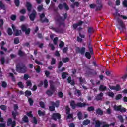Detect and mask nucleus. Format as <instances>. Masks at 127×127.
I'll return each instance as SVG.
<instances>
[{
    "mask_svg": "<svg viewBox=\"0 0 127 127\" xmlns=\"http://www.w3.org/2000/svg\"><path fill=\"white\" fill-rule=\"evenodd\" d=\"M56 63V60L54 58H52V60L51 61V65H55Z\"/></svg>",
    "mask_w": 127,
    "mask_h": 127,
    "instance_id": "obj_52",
    "label": "nucleus"
},
{
    "mask_svg": "<svg viewBox=\"0 0 127 127\" xmlns=\"http://www.w3.org/2000/svg\"><path fill=\"white\" fill-rule=\"evenodd\" d=\"M17 85L19 88H20V89H22V90H23L24 89V85H23V83H22V82L20 81L18 82Z\"/></svg>",
    "mask_w": 127,
    "mask_h": 127,
    "instance_id": "obj_31",
    "label": "nucleus"
},
{
    "mask_svg": "<svg viewBox=\"0 0 127 127\" xmlns=\"http://www.w3.org/2000/svg\"><path fill=\"white\" fill-rule=\"evenodd\" d=\"M28 103H29L30 106H33L34 101H33V100H32V98H28Z\"/></svg>",
    "mask_w": 127,
    "mask_h": 127,
    "instance_id": "obj_44",
    "label": "nucleus"
},
{
    "mask_svg": "<svg viewBox=\"0 0 127 127\" xmlns=\"http://www.w3.org/2000/svg\"><path fill=\"white\" fill-rule=\"evenodd\" d=\"M19 39L18 38H15L14 40V44H18L19 43Z\"/></svg>",
    "mask_w": 127,
    "mask_h": 127,
    "instance_id": "obj_62",
    "label": "nucleus"
},
{
    "mask_svg": "<svg viewBox=\"0 0 127 127\" xmlns=\"http://www.w3.org/2000/svg\"><path fill=\"white\" fill-rule=\"evenodd\" d=\"M107 95L109 97H111V98H113L115 97V94L113 92L109 91L107 93Z\"/></svg>",
    "mask_w": 127,
    "mask_h": 127,
    "instance_id": "obj_43",
    "label": "nucleus"
},
{
    "mask_svg": "<svg viewBox=\"0 0 127 127\" xmlns=\"http://www.w3.org/2000/svg\"><path fill=\"white\" fill-rule=\"evenodd\" d=\"M7 125L8 127L11 126V127H14L16 126V122L15 121H13L11 118H8L7 122Z\"/></svg>",
    "mask_w": 127,
    "mask_h": 127,
    "instance_id": "obj_12",
    "label": "nucleus"
},
{
    "mask_svg": "<svg viewBox=\"0 0 127 127\" xmlns=\"http://www.w3.org/2000/svg\"><path fill=\"white\" fill-rule=\"evenodd\" d=\"M19 19H20V21L22 22L24 21L25 19H26V18L25 17V16L21 15V16H20Z\"/></svg>",
    "mask_w": 127,
    "mask_h": 127,
    "instance_id": "obj_56",
    "label": "nucleus"
},
{
    "mask_svg": "<svg viewBox=\"0 0 127 127\" xmlns=\"http://www.w3.org/2000/svg\"><path fill=\"white\" fill-rule=\"evenodd\" d=\"M78 119L79 120H81L83 119V113L81 111H79L77 113Z\"/></svg>",
    "mask_w": 127,
    "mask_h": 127,
    "instance_id": "obj_32",
    "label": "nucleus"
},
{
    "mask_svg": "<svg viewBox=\"0 0 127 127\" xmlns=\"http://www.w3.org/2000/svg\"><path fill=\"white\" fill-rule=\"evenodd\" d=\"M84 23V22L83 21H80L77 23L74 24L72 26L73 27V29L75 30L77 29L78 28V26H81V25H83V24Z\"/></svg>",
    "mask_w": 127,
    "mask_h": 127,
    "instance_id": "obj_15",
    "label": "nucleus"
},
{
    "mask_svg": "<svg viewBox=\"0 0 127 127\" xmlns=\"http://www.w3.org/2000/svg\"><path fill=\"white\" fill-rule=\"evenodd\" d=\"M95 31V30H94V28L92 27H89L88 28V33L89 34H92V33H94V32Z\"/></svg>",
    "mask_w": 127,
    "mask_h": 127,
    "instance_id": "obj_46",
    "label": "nucleus"
},
{
    "mask_svg": "<svg viewBox=\"0 0 127 127\" xmlns=\"http://www.w3.org/2000/svg\"><path fill=\"white\" fill-rule=\"evenodd\" d=\"M67 76H68V73L67 72H64L62 73V78L63 80H65L67 78Z\"/></svg>",
    "mask_w": 127,
    "mask_h": 127,
    "instance_id": "obj_29",
    "label": "nucleus"
},
{
    "mask_svg": "<svg viewBox=\"0 0 127 127\" xmlns=\"http://www.w3.org/2000/svg\"><path fill=\"white\" fill-rule=\"evenodd\" d=\"M27 87H31L32 86V83L31 80H27L26 82Z\"/></svg>",
    "mask_w": 127,
    "mask_h": 127,
    "instance_id": "obj_45",
    "label": "nucleus"
},
{
    "mask_svg": "<svg viewBox=\"0 0 127 127\" xmlns=\"http://www.w3.org/2000/svg\"><path fill=\"white\" fill-rule=\"evenodd\" d=\"M10 19H11V20H13V21L16 20V15H11L10 16Z\"/></svg>",
    "mask_w": 127,
    "mask_h": 127,
    "instance_id": "obj_61",
    "label": "nucleus"
},
{
    "mask_svg": "<svg viewBox=\"0 0 127 127\" xmlns=\"http://www.w3.org/2000/svg\"><path fill=\"white\" fill-rule=\"evenodd\" d=\"M31 95H32V93H31V91H30L29 90H26L25 92V97H27V98H28L29 96H31Z\"/></svg>",
    "mask_w": 127,
    "mask_h": 127,
    "instance_id": "obj_27",
    "label": "nucleus"
},
{
    "mask_svg": "<svg viewBox=\"0 0 127 127\" xmlns=\"http://www.w3.org/2000/svg\"><path fill=\"white\" fill-rule=\"evenodd\" d=\"M91 123V121L89 119H86L83 121V125L84 126H87L89 124Z\"/></svg>",
    "mask_w": 127,
    "mask_h": 127,
    "instance_id": "obj_30",
    "label": "nucleus"
},
{
    "mask_svg": "<svg viewBox=\"0 0 127 127\" xmlns=\"http://www.w3.org/2000/svg\"><path fill=\"white\" fill-rule=\"evenodd\" d=\"M1 86L2 87V88H4V89H5V88L7 87V83H6V82L5 81L2 82Z\"/></svg>",
    "mask_w": 127,
    "mask_h": 127,
    "instance_id": "obj_54",
    "label": "nucleus"
},
{
    "mask_svg": "<svg viewBox=\"0 0 127 127\" xmlns=\"http://www.w3.org/2000/svg\"><path fill=\"white\" fill-rule=\"evenodd\" d=\"M55 92V87L53 84H51L50 86V90L46 91V94L49 97H51L53 95V93Z\"/></svg>",
    "mask_w": 127,
    "mask_h": 127,
    "instance_id": "obj_7",
    "label": "nucleus"
},
{
    "mask_svg": "<svg viewBox=\"0 0 127 127\" xmlns=\"http://www.w3.org/2000/svg\"><path fill=\"white\" fill-rule=\"evenodd\" d=\"M0 9L5 10V5L2 3V1H0Z\"/></svg>",
    "mask_w": 127,
    "mask_h": 127,
    "instance_id": "obj_34",
    "label": "nucleus"
},
{
    "mask_svg": "<svg viewBox=\"0 0 127 127\" xmlns=\"http://www.w3.org/2000/svg\"><path fill=\"white\" fill-rule=\"evenodd\" d=\"M18 55L20 56V57H23L25 56V53L21 50H19L18 51Z\"/></svg>",
    "mask_w": 127,
    "mask_h": 127,
    "instance_id": "obj_21",
    "label": "nucleus"
},
{
    "mask_svg": "<svg viewBox=\"0 0 127 127\" xmlns=\"http://www.w3.org/2000/svg\"><path fill=\"white\" fill-rule=\"evenodd\" d=\"M21 30L23 32H25L26 35H29L30 34V28H28L27 26L25 24H22L21 26Z\"/></svg>",
    "mask_w": 127,
    "mask_h": 127,
    "instance_id": "obj_6",
    "label": "nucleus"
},
{
    "mask_svg": "<svg viewBox=\"0 0 127 127\" xmlns=\"http://www.w3.org/2000/svg\"><path fill=\"white\" fill-rule=\"evenodd\" d=\"M117 118L119 119V121H120L121 123H124V118H123L122 115H119Z\"/></svg>",
    "mask_w": 127,
    "mask_h": 127,
    "instance_id": "obj_60",
    "label": "nucleus"
},
{
    "mask_svg": "<svg viewBox=\"0 0 127 127\" xmlns=\"http://www.w3.org/2000/svg\"><path fill=\"white\" fill-rule=\"evenodd\" d=\"M96 113L97 115L103 116V115H104V111L101 108H97L96 109Z\"/></svg>",
    "mask_w": 127,
    "mask_h": 127,
    "instance_id": "obj_17",
    "label": "nucleus"
},
{
    "mask_svg": "<svg viewBox=\"0 0 127 127\" xmlns=\"http://www.w3.org/2000/svg\"><path fill=\"white\" fill-rule=\"evenodd\" d=\"M63 5L66 10H69L70 9V8H69V6L67 4V3H63Z\"/></svg>",
    "mask_w": 127,
    "mask_h": 127,
    "instance_id": "obj_48",
    "label": "nucleus"
},
{
    "mask_svg": "<svg viewBox=\"0 0 127 127\" xmlns=\"http://www.w3.org/2000/svg\"><path fill=\"white\" fill-rule=\"evenodd\" d=\"M14 4L17 7L20 5V1L19 0H14Z\"/></svg>",
    "mask_w": 127,
    "mask_h": 127,
    "instance_id": "obj_39",
    "label": "nucleus"
},
{
    "mask_svg": "<svg viewBox=\"0 0 127 127\" xmlns=\"http://www.w3.org/2000/svg\"><path fill=\"white\" fill-rule=\"evenodd\" d=\"M88 73L89 74V75H93L94 76H96V75H97V72L96 71H94V69H89Z\"/></svg>",
    "mask_w": 127,
    "mask_h": 127,
    "instance_id": "obj_23",
    "label": "nucleus"
},
{
    "mask_svg": "<svg viewBox=\"0 0 127 127\" xmlns=\"http://www.w3.org/2000/svg\"><path fill=\"white\" fill-rule=\"evenodd\" d=\"M79 5H80V3H79L78 2H74L73 4L70 5V7L72 8L73 9H74L75 6H76V7H79Z\"/></svg>",
    "mask_w": 127,
    "mask_h": 127,
    "instance_id": "obj_22",
    "label": "nucleus"
},
{
    "mask_svg": "<svg viewBox=\"0 0 127 127\" xmlns=\"http://www.w3.org/2000/svg\"><path fill=\"white\" fill-rule=\"evenodd\" d=\"M62 66H63V63L62 62V61H60L58 64V69H60V68H61Z\"/></svg>",
    "mask_w": 127,
    "mask_h": 127,
    "instance_id": "obj_49",
    "label": "nucleus"
},
{
    "mask_svg": "<svg viewBox=\"0 0 127 127\" xmlns=\"http://www.w3.org/2000/svg\"><path fill=\"white\" fill-rule=\"evenodd\" d=\"M37 12L35 10H33L32 13L29 15V19L31 21H34L36 18Z\"/></svg>",
    "mask_w": 127,
    "mask_h": 127,
    "instance_id": "obj_13",
    "label": "nucleus"
},
{
    "mask_svg": "<svg viewBox=\"0 0 127 127\" xmlns=\"http://www.w3.org/2000/svg\"><path fill=\"white\" fill-rule=\"evenodd\" d=\"M99 91H100V92H104L106 91V90H107V86H105L103 85H101L99 86Z\"/></svg>",
    "mask_w": 127,
    "mask_h": 127,
    "instance_id": "obj_24",
    "label": "nucleus"
},
{
    "mask_svg": "<svg viewBox=\"0 0 127 127\" xmlns=\"http://www.w3.org/2000/svg\"><path fill=\"white\" fill-rule=\"evenodd\" d=\"M85 57L87 58V59H91L92 58V54L90 53V52H86L85 54Z\"/></svg>",
    "mask_w": 127,
    "mask_h": 127,
    "instance_id": "obj_28",
    "label": "nucleus"
},
{
    "mask_svg": "<svg viewBox=\"0 0 127 127\" xmlns=\"http://www.w3.org/2000/svg\"><path fill=\"white\" fill-rule=\"evenodd\" d=\"M103 93L101 92L100 93L97 94V96L95 98V99L97 101H101V100H103Z\"/></svg>",
    "mask_w": 127,
    "mask_h": 127,
    "instance_id": "obj_19",
    "label": "nucleus"
},
{
    "mask_svg": "<svg viewBox=\"0 0 127 127\" xmlns=\"http://www.w3.org/2000/svg\"><path fill=\"white\" fill-rule=\"evenodd\" d=\"M121 107H122V105H119V106L114 105V110L117 112H119V111L120 112Z\"/></svg>",
    "mask_w": 127,
    "mask_h": 127,
    "instance_id": "obj_33",
    "label": "nucleus"
},
{
    "mask_svg": "<svg viewBox=\"0 0 127 127\" xmlns=\"http://www.w3.org/2000/svg\"><path fill=\"white\" fill-rule=\"evenodd\" d=\"M43 10V6L42 5H39L38 7H37V10L38 11V12H40V11H41V10Z\"/></svg>",
    "mask_w": 127,
    "mask_h": 127,
    "instance_id": "obj_63",
    "label": "nucleus"
},
{
    "mask_svg": "<svg viewBox=\"0 0 127 127\" xmlns=\"http://www.w3.org/2000/svg\"><path fill=\"white\" fill-rule=\"evenodd\" d=\"M61 115L58 113H54L51 115V119L54 121H57V120H61Z\"/></svg>",
    "mask_w": 127,
    "mask_h": 127,
    "instance_id": "obj_10",
    "label": "nucleus"
},
{
    "mask_svg": "<svg viewBox=\"0 0 127 127\" xmlns=\"http://www.w3.org/2000/svg\"><path fill=\"white\" fill-rule=\"evenodd\" d=\"M51 105L52 106H49V110L50 111V112H53L54 111H55V107L56 108H59V104L60 103V101L57 100L56 101V103L53 101H51Z\"/></svg>",
    "mask_w": 127,
    "mask_h": 127,
    "instance_id": "obj_5",
    "label": "nucleus"
},
{
    "mask_svg": "<svg viewBox=\"0 0 127 127\" xmlns=\"http://www.w3.org/2000/svg\"><path fill=\"white\" fill-rule=\"evenodd\" d=\"M100 4V6H96L95 11H100L102 10V8H103V5H102L101 4Z\"/></svg>",
    "mask_w": 127,
    "mask_h": 127,
    "instance_id": "obj_35",
    "label": "nucleus"
},
{
    "mask_svg": "<svg viewBox=\"0 0 127 127\" xmlns=\"http://www.w3.org/2000/svg\"><path fill=\"white\" fill-rule=\"evenodd\" d=\"M39 105L41 108H42V109H44V108H45V104H44V102H43V101L40 102Z\"/></svg>",
    "mask_w": 127,
    "mask_h": 127,
    "instance_id": "obj_57",
    "label": "nucleus"
},
{
    "mask_svg": "<svg viewBox=\"0 0 127 127\" xmlns=\"http://www.w3.org/2000/svg\"><path fill=\"white\" fill-rule=\"evenodd\" d=\"M78 79L80 84H84V83L86 82V79L85 78H83L82 77H79Z\"/></svg>",
    "mask_w": 127,
    "mask_h": 127,
    "instance_id": "obj_38",
    "label": "nucleus"
},
{
    "mask_svg": "<svg viewBox=\"0 0 127 127\" xmlns=\"http://www.w3.org/2000/svg\"><path fill=\"white\" fill-rule=\"evenodd\" d=\"M64 45H65V43H64V42L61 41L59 45L60 48H62L63 47H64Z\"/></svg>",
    "mask_w": 127,
    "mask_h": 127,
    "instance_id": "obj_53",
    "label": "nucleus"
},
{
    "mask_svg": "<svg viewBox=\"0 0 127 127\" xmlns=\"http://www.w3.org/2000/svg\"><path fill=\"white\" fill-rule=\"evenodd\" d=\"M3 24H4V22L3 21V19H0V28L1 29H3Z\"/></svg>",
    "mask_w": 127,
    "mask_h": 127,
    "instance_id": "obj_36",
    "label": "nucleus"
},
{
    "mask_svg": "<svg viewBox=\"0 0 127 127\" xmlns=\"http://www.w3.org/2000/svg\"><path fill=\"white\" fill-rule=\"evenodd\" d=\"M7 33L9 36L12 35V34H13V32L12 31V29H11L10 28H8Z\"/></svg>",
    "mask_w": 127,
    "mask_h": 127,
    "instance_id": "obj_40",
    "label": "nucleus"
},
{
    "mask_svg": "<svg viewBox=\"0 0 127 127\" xmlns=\"http://www.w3.org/2000/svg\"><path fill=\"white\" fill-rule=\"evenodd\" d=\"M23 121L24 122H25V123H28L29 122V120L28 119V117L27 116L25 115L23 118Z\"/></svg>",
    "mask_w": 127,
    "mask_h": 127,
    "instance_id": "obj_47",
    "label": "nucleus"
},
{
    "mask_svg": "<svg viewBox=\"0 0 127 127\" xmlns=\"http://www.w3.org/2000/svg\"><path fill=\"white\" fill-rule=\"evenodd\" d=\"M76 52L77 53H80L81 55H84L85 54V52H86V48L82 47L81 49H80V47H77Z\"/></svg>",
    "mask_w": 127,
    "mask_h": 127,
    "instance_id": "obj_11",
    "label": "nucleus"
},
{
    "mask_svg": "<svg viewBox=\"0 0 127 127\" xmlns=\"http://www.w3.org/2000/svg\"><path fill=\"white\" fill-rule=\"evenodd\" d=\"M102 126L101 127H110V125H109V124H107V122L105 121L102 122Z\"/></svg>",
    "mask_w": 127,
    "mask_h": 127,
    "instance_id": "obj_42",
    "label": "nucleus"
},
{
    "mask_svg": "<svg viewBox=\"0 0 127 127\" xmlns=\"http://www.w3.org/2000/svg\"><path fill=\"white\" fill-rule=\"evenodd\" d=\"M90 106L89 103L86 102L82 103L81 102H77L76 104L75 103V101H72L70 103V107H71L73 110H75L76 108H85L86 107Z\"/></svg>",
    "mask_w": 127,
    "mask_h": 127,
    "instance_id": "obj_3",
    "label": "nucleus"
},
{
    "mask_svg": "<svg viewBox=\"0 0 127 127\" xmlns=\"http://www.w3.org/2000/svg\"><path fill=\"white\" fill-rule=\"evenodd\" d=\"M38 115H39V117H44L45 116V111L42 112L41 110H38Z\"/></svg>",
    "mask_w": 127,
    "mask_h": 127,
    "instance_id": "obj_26",
    "label": "nucleus"
},
{
    "mask_svg": "<svg viewBox=\"0 0 127 127\" xmlns=\"http://www.w3.org/2000/svg\"><path fill=\"white\" fill-rule=\"evenodd\" d=\"M16 71L17 73L25 74L27 72V67L24 64L19 63L16 65Z\"/></svg>",
    "mask_w": 127,
    "mask_h": 127,
    "instance_id": "obj_2",
    "label": "nucleus"
},
{
    "mask_svg": "<svg viewBox=\"0 0 127 127\" xmlns=\"http://www.w3.org/2000/svg\"><path fill=\"white\" fill-rule=\"evenodd\" d=\"M0 108L1 110H2V111H6L7 107H6V106L4 105H1L0 106Z\"/></svg>",
    "mask_w": 127,
    "mask_h": 127,
    "instance_id": "obj_59",
    "label": "nucleus"
},
{
    "mask_svg": "<svg viewBox=\"0 0 127 127\" xmlns=\"http://www.w3.org/2000/svg\"><path fill=\"white\" fill-rule=\"evenodd\" d=\"M122 4L124 7H127V0H124L122 3Z\"/></svg>",
    "mask_w": 127,
    "mask_h": 127,
    "instance_id": "obj_64",
    "label": "nucleus"
},
{
    "mask_svg": "<svg viewBox=\"0 0 127 127\" xmlns=\"http://www.w3.org/2000/svg\"><path fill=\"white\" fill-rule=\"evenodd\" d=\"M14 34L15 36H19L22 34V32H21V30H16Z\"/></svg>",
    "mask_w": 127,
    "mask_h": 127,
    "instance_id": "obj_20",
    "label": "nucleus"
},
{
    "mask_svg": "<svg viewBox=\"0 0 127 127\" xmlns=\"http://www.w3.org/2000/svg\"><path fill=\"white\" fill-rule=\"evenodd\" d=\"M32 123H33V124H34L35 125H37L38 121L36 117H33V120L32 121Z\"/></svg>",
    "mask_w": 127,
    "mask_h": 127,
    "instance_id": "obj_50",
    "label": "nucleus"
},
{
    "mask_svg": "<svg viewBox=\"0 0 127 127\" xmlns=\"http://www.w3.org/2000/svg\"><path fill=\"white\" fill-rule=\"evenodd\" d=\"M65 111L66 115H68L67 116V119H73V115L72 113H70V112H71V109H70V107H69V106L67 105L66 106Z\"/></svg>",
    "mask_w": 127,
    "mask_h": 127,
    "instance_id": "obj_9",
    "label": "nucleus"
},
{
    "mask_svg": "<svg viewBox=\"0 0 127 127\" xmlns=\"http://www.w3.org/2000/svg\"><path fill=\"white\" fill-rule=\"evenodd\" d=\"M26 7H27V9L29 12H30L32 9V5L29 3V2H27L26 3Z\"/></svg>",
    "mask_w": 127,
    "mask_h": 127,
    "instance_id": "obj_16",
    "label": "nucleus"
},
{
    "mask_svg": "<svg viewBox=\"0 0 127 127\" xmlns=\"http://www.w3.org/2000/svg\"><path fill=\"white\" fill-rule=\"evenodd\" d=\"M95 110V108L94 107V106H90L88 107L87 108V110L88 111V112H93V111H94Z\"/></svg>",
    "mask_w": 127,
    "mask_h": 127,
    "instance_id": "obj_55",
    "label": "nucleus"
},
{
    "mask_svg": "<svg viewBox=\"0 0 127 127\" xmlns=\"http://www.w3.org/2000/svg\"><path fill=\"white\" fill-rule=\"evenodd\" d=\"M123 97V95L122 94H117L115 97V99L116 101H119V100H121Z\"/></svg>",
    "mask_w": 127,
    "mask_h": 127,
    "instance_id": "obj_41",
    "label": "nucleus"
},
{
    "mask_svg": "<svg viewBox=\"0 0 127 127\" xmlns=\"http://www.w3.org/2000/svg\"><path fill=\"white\" fill-rule=\"evenodd\" d=\"M18 110V105L17 104L14 105V111H12V115L14 120L16 119V116L18 115V112L17 110Z\"/></svg>",
    "mask_w": 127,
    "mask_h": 127,
    "instance_id": "obj_8",
    "label": "nucleus"
},
{
    "mask_svg": "<svg viewBox=\"0 0 127 127\" xmlns=\"http://www.w3.org/2000/svg\"><path fill=\"white\" fill-rule=\"evenodd\" d=\"M67 82L69 84H70L71 86H75V80H72L71 76H69L67 78Z\"/></svg>",
    "mask_w": 127,
    "mask_h": 127,
    "instance_id": "obj_18",
    "label": "nucleus"
},
{
    "mask_svg": "<svg viewBox=\"0 0 127 127\" xmlns=\"http://www.w3.org/2000/svg\"><path fill=\"white\" fill-rule=\"evenodd\" d=\"M95 127H101V125H102V122L99 120H95Z\"/></svg>",
    "mask_w": 127,
    "mask_h": 127,
    "instance_id": "obj_25",
    "label": "nucleus"
},
{
    "mask_svg": "<svg viewBox=\"0 0 127 127\" xmlns=\"http://www.w3.org/2000/svg\"><path fill=\"white\" fill-rule=\"evenodd\" d=\"M44 88H46L48 87V81L47 79H45L43 82Z\"/></svg>",
    "mask_w": 127,
    "mask_h": 127,
    "instance_id": "obj_51",
    "label": "nucleus"
},
{
    "mask_svg": "<svg viewBox=\"0 0 127 127\" xmlns=\"http://www.w3.org/2000/svg\"><path fill=\"white\" fill-rule=\"evenodd\" d=\"M119 112L121 113H126L127 112V109L125 107H122L121 106Z\"/></svg>",
    "mask_w": 127,
    "mask_h": 127,
    "instance_id": "obj_58",
    "label": "nucleus"
},
{
    "mask_svg": "<svg viewBox=\"0 0 127 127\" xmlns=\"http://www.w3.org/2000/svg\"><path fill=\"white\" fill-rule=\"evenodd\" d=\"M63 16H64V18H63L62 16H60L58 18V20H62V21L63 22L59 23V27H56V28L52 27L51 28V29H52L53 31H55L57 33H61V34L64 33V30H63V28H60V26H61V25H63L64 27H65V26H66V24H65L64 22H65V20H66V19H67L68 17V14H67V13H64L63 14Z\"/></svg>",
    "mask_w": 127,
    "mask_h": 127,
    "instance_id": "obj_1",
    "label": "nucleus"
},
{
    "mask_svg": "<svg viewBox=\"0 0 127 127\" xmlns=\"http://www.w3.org/2000/svg\"><path fill=\"white\" fill-rule=\"evenodd\" d=\"M116 21L119 24V26L117 27L118 29L121 30V31H124L126 29V25H125L123 20L118 17L116 18Z\"/></svg>",
    "mask_w": 127,
    "mask_h": 127,
    "instance_id": "obj_4",
    "label": "nucleus"
},
{
    "mask_svg": "<svg viewBox=\"0 0 127 127\" xmlns=\"http://www.w3.org/2000/svg\"><path fill=\"white\" fill-rule=\"evenodd\" d=\"M62 61L64 63H66V62H69L70 61V58L68 57L63 58L62 59Z\"/></svg>",
    "mask_w": 127,
    "mask_h": 127,
    "instance_id": "obj_37",
    "label": "nucleus"
},
{
    "mask_svg": "<svg viewBox=\"0 0 127 127\" xmlns=\"http://www.w3.org/2000/svg\"><path fill=\"white\" fill-rule=\"evenodd\" d=\"M109 88L110 90H115L116 92H119V91H121V86L119 84H117L116 86H109Z\"/></svg>",
    "mask_w": 127,
    "mask_h": 127,
    "instance_id": "obj_14",
    "label": "nucleus"
}]
</instances>
